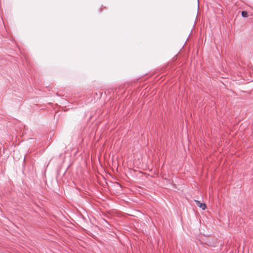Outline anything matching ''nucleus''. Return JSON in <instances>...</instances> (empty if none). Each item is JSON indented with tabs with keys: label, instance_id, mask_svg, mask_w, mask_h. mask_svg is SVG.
Masks as SVG:
<instances>
[{
	"label": "nucleus",
	"instance_id": "f257e3e1",
	"mask_svg": "<svg viewBox=\"0 0 253 253\" xmlns=\"http://www.w3.org/2000/svg\"><path fill=\"white\" fill-rule=\"evenodd\" d=\"M195 202L196 203L197 206H198L203 210H205V209L206 208V205L205 203H200V201L197 200H196Z\"/></svg>",
	"mask_w": 253,
	"mask_h": 253
},
{
	"label": "nucleus",
	"instance_id": "f03ea898",
	"mask_svg": "<svg viewBox=\"0 0 253 253\" xmlns=\"http://www.w3.org/2000/svg\"><path fill=\"white\" fill-rule=\"evenodd\" d=\"M241 15H242V16L243 17H247L248 16V13L245 11H242Z\"/></svg>",
	"mask_w": 253,
	"mask_h": 253
}]
</instances>
